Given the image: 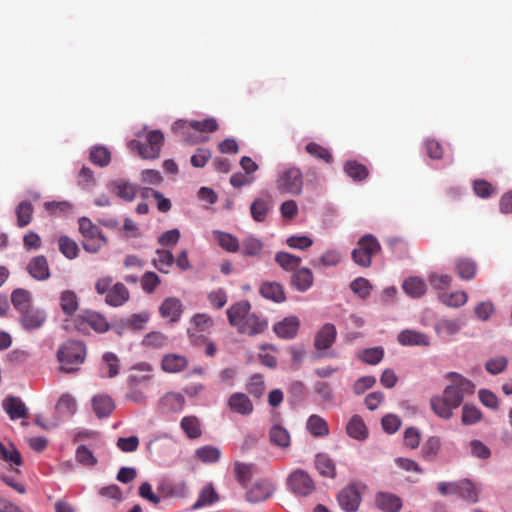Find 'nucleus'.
Masks as SVG:
<instances>
[{"label":"nucleus","mask_w":512,"mask_h":512,"mask_svg":"<svg viewBox=\"0 0 512 512\" xmlns=\"http://www.w3.org/2000/svg\"><path fill=\"white\" fill-rule=\"evenodd\" d=\"M178 128H180L183 132H186L187 129H194V131L202 133H212L218 129V123L215 118H206L201 121H188V120H178Z\"/></svg>","instance_id":"17"},{"label":"nucleus","mask_w":512,"mask_h":512,"mask_svg":"<svg viewBox=\"0 0 512 512\" xmlns=\"http://www.w3.org/2000/svg\"><path fill=\"white\" fill-rule=\"evenodd\" d=\"M3 408L11 420L25 419L29 416L28 408L19 397L8 396L3 401Z\"/></svg>","instance_id":"15"},{"label":"nucleus","mask_w":512,"mask_h":512,"mask_svg":"<svg viewBox=\"0 0 512 512\" xmlns=\"http://www.w3.org/2000/svg\"><path fill=\"white\" fill-rule=\"evenodd\" d=\"M271 208L270 198H257L250 206V213L252 218L257 222H263Z\"/></svg>","instance_id":"36"},{"label":"nucleus","mask_w":512,"mask_h":512,"mask_svg":"<svg viewBox=\"0 0 512 512\" xmlns=\"http://www.w3.org/2000/svg\"><path fill=\"white\" fill-rule=\"evenodd\" d=\"M251 310V304L247 300H242L234 303L227 310L228 321L231 326L238 328L239 325L249 315Z\"/></svg>","instance_id":"19"},{"label":"nucleus","mask_w":512,"mask_h":512,"mask_svg":"<svg viewBox=\"0 0 512 512\" xmlns=\"http://www.w3.org/2000/svg\"><path fill=\"white\" fill-rule=\"evenodd\" d=\"M173 130L185 143L189 145H195L207 140V137L202 136L199 132L194 131V129H187L186 132H183L178 128V121L174 123Z\"/></svg>","instance_id":"53"},{"label":"nucleus","mask_w":512,"mask_h":512,"mask_svg":"<svg viewBox=\"0 0 512 512\" xmlns=\"http://www.w3.org/2000/svg\"><path fill=\"white\" fill-rule=\"evenodd\" d=\"M430 405L434 413L443 419H450L453 414L452 411L455 409L452 408L449 402L445 401L441 396L432 397Z\"/></svg>","instance_id":"43"},{"label":"nucleus","mask_w":512,"mask_h":512,"mask_svg":"<svg viewBox=\"0 0 512 512\" xmlns=\"http://www.w3.org/2000/svg\"><path fill=\"white\" fill-rule=\"evenodd\" d=\"M381 251L379 241L371 234H366L361 237L355 249H353L351 256L353 261L363 267L368 268L371 265L372 256Z\"/></svg>","instance_id":"3"},{"label":"nucleus","mask_w":512,"mask_h":512,"mask_svg":"<svg viewBox=\"0 0 512 512\" xmlns=\"http://www.w3.org/2000/svg\"><path fill=\"white\" fill-rule=\"evenodd\" d=\"M27 271L38 281H45L50 277L49 264L43 255L33 257L27 265Z\"/></svg>","instance_id":"16"},{"label":"nucleus","mask_w":512,"mask_h":512,"mask_svg":"<svg viewBox=\"0 0 512 512\" xmlns=\"http://www.w3.org/2000/svg\"><path fill=\"white\" fill-rule=\"evenodd\" d=\"M268 327L267 320L260 318L254 313H249L245 320L239 325L237 331L240 334L254 336L263 333Z\"/></svg>","instance_id":"13"},{"label":"nucleus","mask_w":512,"mask_h":512,"mask_svg":"<svg viewBox=\"0 0 512 512\" xmlns=\"http://www.w3.org/2000/svg\"><path fill=\"white\" fill-rule=\"evenodd\" d=\"M215 239L217 240L219 246L231 253L238 252L240 249V244L238 239L230 233L222 232V231H214L213 232Z\"/></svg>","instance_id":"38"},{"label":"nucleus","mask_w":512,"mask_h":512,"mask_svg":"<svg viewBox=\"0 0 512 512\" xmlns=\"http://www.w3.org/2000/svg\"><path fill=\"white\" fill-rule=\"evenodd\" d=\"M315 467L323 477L335 478L336 467L332 458L325 453H319L315 457Z\"/></svg>","instance_id":"30"},{"label":"nucleus","mask_w":512,"mask_h":512,"mask_svg":"<svg viewBox=\"0 0 512 512\" xmlns=\"http://www.w3.org/2000/svg\"><path fill=\"white\" fill-rule=\"evenodd\" d=\"M306 428L314 437H325L329 434L327 421L316 414L308 418Z\"/></svg>","instance_id":"34"},{"label":"nucleus","mask_w":512,"mask_h":512,"mask_svg":"<svg viewBox=\"0 0 512 512\" xmlns=\"http://www.w3.org/2000/svg\"><path fill=\"white\" fill-rule=\"evenodd\" d=\"M350 288L354 294L358 295L360 298L365 299L370 295L372 285L367 279L358 277L351 282Z\"/></svg>","instance_id":"60"},{"label":"nucleus","mask_w":512,"mask_h":512,"mask_svg":"<svg viewBox=\"0 0 512 512\" xmlns=\"http://www.w3.org/2000/svg\"><path fill=\"white\" fill-rule=\"evenodd\" d=\"M157 257L154 259V266L162 273H168L175 259L169 250H157Z\"/></svg>","instance_id":"51"},{"label":"nucleus","mask_w":512,"mask_h":512,"mask_svg":"<svg viewBox=\"0 0 512 512\" xmlns=\"http://www.w3.org/2000/svg\"><path fill=\"white\" fill-rule=\"evenodd\" d=\"M94 412L99 418L109 416L114 408V402L108 395H96L92 400Z\"/></svg>","instance_id":"31"},{"label":"nucleus","mask_w":512,"mask_h":512,"mask_svg":"<svg viewBox=\"0 0 512 512\" xmlns=\"http://www.w3.org/2000/svg\"><path fill=\"white\" fill-rule=\"evenodd\" d=\"M303 174L298 167H286L279 172L276 179V187L280 193L299 195L303 189Z\"/></svg>","instance_id":"2"},{"label":"nucleus","mask_w":512,"mask_h":512,"mask_svg":"<svg viewBox=\"0 0 512 512\" xmlns=\"http://www.w3.org/2000/svg\"><path fill=\"white\" fill-rule=\"evenodd\" d=\"M439 300L448 307H461L466 304L468 296L464 291H456L452 293H441Z\"/></svg>","instance_id":"47"},{"label":"nucleus","mask_w":512,"mask_h":512,"mask_svg":"<svg viewBox=\"0 0 512 512\" xmlns=\"http://www.w3.org/2000/svg\"><path fill=\"white\" fill-rule=\"evenodd\" d=\"M185 406V399L182 394L169 392L159 400V408L162 413H177Z\"/></svg>","instance_id":"21"},{"label":"nucleus","mask_w":512,"mask_h":512,"mask_svg":"<svg viewBox=\"0 0 512 512\" xmlns=\"http://www.w3.org/2000/svg\"><path fill=\"white\" fill-rule=\"evenodd\" d=\"M287 485L294 494L299 496H308L315 490L314 481L302 469L295 470L289 475Z\"/></svg>","instance_id":"6"},{"label":"nucleus","mask_w":512,"mask_h":512,"mask_svg":"<svg viewBox=\"0 0 512 512\" xmlns=\"http://www.w3.org/2000/svg\"><path fill=\"white\" fill-rule=\"evenodd\" d=\"M340 507L346 512H356L361 503V494L357 484L343 488L337 496Z\"/></svg>","instance_id":"9"},{"label":"nucleus","mask_w":512,"mask_h":512,"mask_svg":"<svg viewBox=\"0 0 512 512\" xmlns=\"http://www.w3.org/2000/svg\"><path fill=\"white\" fill-rule=\"evenodd\" d=\"M259 292L264 298L277 303L286 299L283 286L278 282H264L260 286Z\"/></svg>","instance_id":"29"},{"label":"nucleus","mask_w":512,"mask_h":512,"mask_svg":"<svg viewBox=\"0 0 512 512\" xmlns=\"http://www.w3.org/2000/svg\"><path fill=\"white\" fill-rule=\"evenodd\" d=\"M13 307L20 313L32 307V295L23 288L15 289L11 294Z\"/></svg>","instance_id":"33"},{"label":"nucleus","mask_w":512,"mask_h":512,"mask_svg":"<svg viewBox=\"0 0 512 512\" xmlns=\"http://www.w3.org/2000/svg\"><path fill=\"white\" fill-rule=\"evenodd\" d=\"M90 161L100 167L107 166L110 163V152L103 146L93 147L90 151Z\"/></svg>","instance_id":"56"},{"label":"nucleus","mask_w":512,"mask_h":512,"mask_svg":"<svg viewBox=\"0 0 512 512\" xmlns=\"http://www.w3.org/2000/svg\"><path fill=\"white\" fill-rule=\"evenodd\" d=\"M164 136L161 131L153 130L147 134L145 142L132 140L129 143L131 149H136L143 159H156L160 155Z\"/></svg>","instance_id":"5"},{"label":"nucleus","mask_w":512,"mask_h":512,"mask_svg":"<svg viewBox=\"0 0 512 512\" xmlns=\"http://www.w3.org/2000/svg\"><path fill=\"white\" fill-rule=\"evenodd\" d=\"M398 342L403 346H429V337L419 331L406 329L401 331L397 337Z\"/></svg>","instance_id":"23"},{"label":"nucleus","mask_w":512,"mask_h":512,"mask_svg":"<svg viewBox=\"0 0 512 512\" xmlns=\"http://www.w3.org/2000/svg\"><path fill=\"white\" fill-rule=\"evenodd\" d=\"M188 365L185 356L179 354H167L162 358L161 367L167 373H178L184 370Z\"/></svg>","instance_id":"27"},{"label":"nucleus","mask_w":512,"mask_h":512,"mask_svg":"<svg viewBox=\"0 0 512 512\" xmlns=\"http://www.w3.org/2000/svg\"><path fill=\"white\" fill-rule=\"evenodd\" d=\"M59 250L68 259H74L78 255V245L67 236L59 238Z\"/></svg>","instance_id":"61"},{"label":"nucleus","mask_w":512,"mask_h":512,"mask_svg":"<svg viewBox=\"0 0 512 512\" xmlns=\"http://www.w3.org/2000/svg\"><path fill=\"white\" fill-rule=\"evenodd\" d=\"M441 397H443L445 401L449 402L452 408H458L463 401V395L461 391L457 389L456 386H453V384L448 385L445 388Z\"/></svg>","instance_id":"63"},{"label":"nucleus","mask_w":512,"mask_h":512,"mask_svg":"<svg viewBox=\"0 0 512 512\" xmlns=\"http://www.w3.org/2000/svg\"><path fill=\"white\" fill-rule=\"evenodd\" d=\"M457 495L464 500L475 503L478 501V492L474 484L468 479L459 480Z\"/></svg>","instance_id":"50"},{"label":"nucleus","mask_w":512,"mask_h":512,"mask_svg":"<svg viewBox=\"0 0 512 512\" xmlns=\"http://www.w3.org/2000/svg\"><path fill=\"white\" fill-rule=\"evenodd\" d=\"M441 447V441L439 437H429L422 446L421 455L424 459L431 460L436 457Z\"/></svg>","instance_id":"55"},{"label":"nucleus","mask_w":512,"mask_h":512,"mask_svg":"<svg viewBox=\"0 0 512 512\" xmlns=\"http://www.w3.org/2000/svg\"><path fill=\"white\" fill-rule=\"evenodd\" d=\"M234 473H235L236 480L241 485L244 486L250 481V479L252 477L253 465L246 464V463H243L240 461H235L234 462Z\"/></svg>","instance_id":"54"},{"label":"nucleus","mask_w":512,"mask_h":512,"mask_svg":"<svg viewBox=\"0 0 512 512\" xmlns=\"http://www.w3.org/2000/svg\"><path fill=\"white\" fill-rule=\"evenodd\" d=\"M274 492L273 485L267 480L254 483L246 492V500L256 504L269 499Z\"/></svg>","instance_id":"11"},{"label":"nucleus","mask_w":512,"mask_h":512,"mask_svg":"<svg viewBox=\"0 0 512 512\" xmlns=\"http://www.w3.org/2000/svg\"><path fill=\"white\" fill-rule=\"evenodd\" d=\"M218 500V495L212 486H205L201 489L196 502L192 505L193 510L211 505Z\"/></svg>","instance_id":"45"},{"label":"nucleus","mask_w":512,"mask_h":512,"mask_svg":"<svg viewBox=\"0 0 512 512\" xmlns=\"http://www.w3.org/2000/svg\"><path fill=\"white\" fill-rule=\"evenodd\" d=\"M76 326L80 331L84 332L89 327L97 333L107 332L110 328L105 317L96 312H85L78 316Z\"/></svg>","instance_id":"7"},{"label":"nucleus","mask_w":512,"mask_h":512,"mask_svg":"<svg viewBox=\"0 0 512 512\" xmlns=\"http://www.w3.org/2000/svg\"><path fill=\"white\" fill-rule=\"evenodd\" d=\"M113 192L121 199L130 202L136 197L137 188L127 181L120 180L113 184Z\"/></svg>","instance_id":"41"},{"label":"nucleus","mask_w":512,"mask_h":512,"mask_svg":"<svg viewBox=\"0 0 512 512\" xmlns=\"http://www.w3.org/2000/svg\"><path fill=\"white\" fill-rule=\"evenodd\" d=\"M375 503L383 512H399L402 508V500L388 492H378L375 496Z\"/></svg>","instance_id":"22"},{"label":"nucleus","mask_w":512,"mask_h":512,"mask_svg":"<svg viewBox=\"0 0 512 512\" xmlns=\"http://www.w3.org/2000/svg\"><path fill=\"white\" fill-rule=\"evenodd\" d=\"M463 325L460 319L441 318L435 323L434 329L439 337L447 339L457 334Z\"/></svg>","instance_id":"20"},{"label":"nucleus","mask_w":512,"mask_h":512,"mask_svg":"<svg viewBox=\"0 0 512 512\" xmlns=\"http://www.w3.org/2000/svg\"><path fill=\"white\" fill-rule=\"evenodd\" d=\"M160 314L163 318H168L170 322H177L183 312V305L177 298H166L160 308Z\"/></svg>","instance_id":"24"},{"label":"nucleus","mask_w":512,"mask_h":512,"mask_svg":"<svg viewBox=\"0 0 512 512\" xmlns=\"http://www.w3.org/2000/svg\"><path fill=\"white\" fill-rule=\"evenodd\" d=\"M262 248L263 244L259 239L249 236L242 241L241 252L245 256H257Z\"/></svg>","instance_id":"57"},{"label":"nucleus","mask_w":512,"mask_h":512,"mask_svg":"<svg viewBox=\"0 0 512 512\" xmlns=\"http://www.w3.org/2000/svg\"><path fill=\"white\" fill-rule=\"evenodd\" d=\"M269 441L272 445L286 449L291 444V436L286 428L274 424L269 429Z\"/></svg>","instance_id":"28"},{"label":"nucleus","mask_w":512,"mask_h":512,"mask_svg":"<svg viewBox=\"0 0 512 512\" xmlns=\"http://www.w3.org/2000/svg\"><path fill=\"white\" fill-rule=\"evenodd\" d=\"M305 150L312 157L321 160L327 164H330L333 161V156L330 150L316 142H309L305 146Z\"/></svg>","instance_id":"44"},{"label":"nucleus","mask_w":512,"mask_h":512,"mask_svg":"<svg viewBox=\"0 0 512 512\" xmlns=\"http://www.w3.org/2000/svg\"><path fill=\"white\" fill-rule=\"evenodd\" d=\"M167 343V336L158 331L148 333L142 341L143 346L153 349L162 348L166 346Z\"/></svg>","instance_id":"58"},{"label":"nucleus","mask_w":512,"mask_h":512,"mask_svg":"<svg viewBox=\"0 0 512 512\" xmlns=\"http://www.w3.org/2000/svg\"><path fill=\"white\" fill-rule=\"evenodd\" d=\"M313 281V274L308 268H298L291 276V285L299 292H305L310 289Z\"/></svg>","instance_id":"25"},{"label":"nucleus","mask_w":512,"mask_h":512,"mask_svg":"<svg viewBox=\"0 0 512 512\" xmlns=\"http://www.w3.org/2000/svg\"><path fill=\"white\" fill-rule=\"evenodd\" d=\"M276 263L286 271H295L299 268L302 259L287 252H278L275 255Z\"/></svg>","instance_id":"39"},{"label":"nucleus","mask_w":512,"mask_h":512,"mask_svg":"<svg viewBox=\"0 0 512 512\" xmlns=\"http://www.w3.org/2000/svg\"><path fill=\"white\" fill-rule=\"evenodd\" d=\"M196 457L203 463H216L221 457V451L212 445H205L195 451Z\"/></svg>","instance_id":"48"},{"label":"nucleus","mask_w":512,"mask_h":512,"mask_svg":"<svg viewBox=\"0 0 512 512\" xmlns=\"http://www.w3.org/2000/svg\"><path fill=\"white\" fill-rule=\"evenodd\" d=\"M180 427L190 439H197L202 435L200 421L194 415L183 417L180 422Z\"/></svg>","instance_id":"35"},{"label":"nucleus","mask_w":512,"mask_h":512,"mask_svg":"<svg viewBox=\"0 0 512 512\" xmlns=\"http://www.w3.org/2000/svg\"><path fill=\"white\" fill-rule=\"evenodd\" d=\"M57 358L61 364V371L66 373L75 372L85 361L86 346L82 341L67 340L59 347Z\"/></svg>","instance_id":"1"},{"label":"nucleus","mask_w":512,"mask_h":512,"mask_svg":"<svg viewBox=\"0 0 512 512\" xmlns=\"http://www.w3.org/2000/svg\"><path fill=\"white\" fill-rule=\"evenodd\" d=\"M0 459L9 463L11 466H20L22 464V457L20 452L11 443H9V445H5L0 442Z\"/></svg>","instance_id":"42"},{"label":"nucleus","mask_w":512,"mask_h":512,"mask_svg":"<svg viewBox=\"0 0 512 512\" xmlns=\"http://www.w3.org/2000/svg\"><path fill=\"white\" fill-rule=\"evenodd\" d=\"M403 290L413 298H419L426 292L427 286L424 280L419 277H410L403 283Z\"/></svg>","instance_id":"37"},{"label":"nucleus","mask_w":512,"mask_h":512,"mask_svg":"<svg viewBox=\"0 0 512 512\" xmlns=\"http://www.w3.org/2000/svg\"><path fill=\"white\" fill-rule=\"evenodd\" d=\"M347 434L356 440H365L368 437V430L359 415H354L346 426Z\"/></svg>","instance_id":"32"},{"label":"nucleus","mask_w":512,"mask_h":512,"mask_svg":"<svg viewBox=\"0 0 512 512\" xmlns=\"http://www.w3.org/2000/svg\"><path fill=\"white\" fill-rule=\"evenodd\" d=\"M75 458L83 466L93 467L97 464L96 457L85 445H80L76 449Z\"/></svg>","instance_id":"64"},{"label":"nucleus","mask_w":512,"mask_h":512,"mask_svg":"<svg viewBox=\"0 0 512 512\" xmlns=\"http://www.w3.org/2000/svg\"><path fill=\"white\" fill-rule=\"evenodd\" d=\"M229 409L239 415L248 416L254 410V405L250 398L241 392L233 393L227 401Z\"/></svg>","instance_id":"12"},{"label":"nucleus","mask_w":512,"mask_h":512,"mask_svg":"<svg viewBox=\"0 0 512 512\" xmlns=\"http://www.w3.org/2000/svg\"><path fill=\"white\" fill-rule=\"evenodd\" d=\"M129 291L127 287L123 283H116L112 286V288L108 291V294L105 297V302L113 307L122 306L129 300Z\"/></svg>","instance_id":"26"},{"label":"nucleus","mask_w":512,"mask_h":512,"mask_svg":"<svg viewBox=\"0 0 512 512\" xmlns=\"http://www.w3.org/2000/svg\"><path fill=\"white\" fill-rule=\"evenodd\" d=\"M300 321L296 316H289L276 323L273 327L276 335L283 339L294 338L299 330Z\"/></svg>","instance_id":"18"},{"label":"nucleus","mask_w":512,"mask_h":512,"mask_svg":"<svg viewBox=\"0 0 512 512\" xmlns=\"http://www.w3.org/2000/svg\"><path fill=\"white\" fill-rule=\"evenodd\" d=\"M383 356L384 350L382 347H373L364 349L359 358L367 364L376 365L383 359Z\"/></svg>","instance_id":"59"},{"label":"nucleus","mask_w":512,"mask_h":512,"mask_svg":"<svg viewBox=\"0 0 512 512\" xmlns=\"http://www.w3.org/2000/svg\"><path fill=\"white\" fill-rule=\"evenodd\" d=\"M33 206L28 201H22L16 208L17 225L21 228L27 226L32 219Z\"/></svg>","instance_id":"52"},{"label":"nucleus","mask_w":512,"mask_h":512,"mask_svg":"<svg viewBox=\"0 0 512 512\" xmlns=\"http://www.w3.org/2000/svg\"><path fill=\"white\" fill-rule=\"evenodd\" d=\"M149 321V313L141 312L132 314L125 320V325L133 331L143 330L146 323Z\"/></svg>","instance_id":"62"},{"label":"nucleus","mask_w":512,"mask_h":512,"mask_svg":"<svg viewBox=\"0 0 512 512\" xmlns=\"http://www.w3.org/2000/svg\"><path fill=\"white\" fill-rule=\"evenodd\" d=\"M60 306L66 315H73L78 309V300L76 294L71 290L63 291L60 295Z\"/></svg>","instance_id":"46"},{"label":"nucleus","mask_w":512,"mask_h":512,"mask_svg":"<svg viewBox=\"0 0 512 512\" xmlns=\"http://www.w3.org/2000/svg\"><path fill=\"white\" fill-rule=\"evenodd\" d=\"M456 270L460 278L470 280L475 277L476 263L468 258H460L456 261Z\"/></svg>","instance_id":"49"},{"label":"nucleus","mask_w":512,"mask_h":512,"mask_svg":"<svg viewBox=\"0 0 512 512\" xmlns=\"http://www.w3.org/2000/svg\"><path fill=\"white\" fill-rule=\"evenodd\" d=\"M336 336V327L331 323H326L316 333L314 347L317 350H327L334 344Z\"/></svg>","instance_id":"14"},{"label":"nucleus","mask_w":512,"mask_h":512,"mask_svg":"<svg viewBox=\"0 0 512 512\" xmlns=\"http://www.w3.org/2000/svg\"><path fill=\"white\" fill-rule=\"evenodd\" d=\"M344 171L354 181H362L369 174L367 167L356 160L347 161L344 165Z\"/></svg>","instance_id":"40"},{"label":"nucleus","mask_w":512,"mask_h":512,"mask_svg":"<svg viewBox=\"0 0 512 512\" xmlns=\"http://www.w3.org/2000/svg\"><path fill=\"white\" fill-rule=\"evenodd\" d=\"M153 379V367L147 362H140L132 366L127 378L128 387H147Z\"/></svg>","instance_id":"8"},{"label":"nucleus","mask_w":512,"mask_h":512,"mask_svg":"<svg viewBox=\"0 0 512 512\" xmlns=\"http://www.w3.org/2000/svg\"><path fill=\"white\" fill-rule=\"evenodd\" d=\"M79 231L84 238L83 248L87 252L96 253L106 244V238L101 230L86 217L79 219Z\"/></svg>","instance_id":"4"},{"label":"nucleus","mask_w":512,"mask_h":512,"mask_svg":"<svg viewBox=\"0 0 512 512\" xmlns=\"http://www.w3.org/2000/svg\"><path fill=\"white\" fill-rule=\"evenodd\" d=\"M47 313L44 309L31 307L20 313L19 322L27 331L36 330L46 322Z\"/></svg>","instance_id":"10"}]
</instances>
